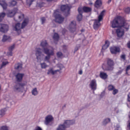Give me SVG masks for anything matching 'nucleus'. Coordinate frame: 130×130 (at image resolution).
I'll return each mask as SVG.
<instances>
[{"mask_svg":"<svg viewBox=\"0 0 130 130\" xmlns=\"http://www.w3.org/2000/svg\"><path fill=\"white\" fill-rule=\"evenodd\" d=\"M58 12V10H55L54 15L56 19V22L61 23L63 21L64 18L61 16V14L57 13Z\"/></svg>","mask_w":130,"mask_h":130,"instance_id":"nucleus-6","label":"nucleus"},{"mask_svg":"<svg viewBox=\"0 0 130 130\" xmlns=\"http://www.w3.org/2000/svg\"><path fill=\"white\" fill-rule=\"evenodd\" d=\"M34 130H42V129L40 127L37 126L36 127Z\"/></svg>","mask_w":130,"mask_h":130,"instance_id":"nucleus-51","label":"nucleus"},{"mask_svg":"<svg viewBox=\"0 0 130 130\" xmlns=\"http://www.w3.org/2000/svg\"><path fill=\"white\" fill-rule=\"evenodd\" d=\"M82 9L83 11L85 13L89 12L92 11V9L91 8L86 6L83 7Z\"/></svg>","mask_w":130,"mask_h":130,"instance_id":"nucleus-20","label":"nucleus"},{"mask_svg":"<svg viewBox=\"0 0 130 130\" xmlns=\"http://www.w3.org/2000/svg\"><path fill=\"white\" fill-rule=\"evenodd\" d=\"M41 21V24H43L45 22L46 19L44 17H42L40 18Z\"/></svg>","mask_w":130,"mask_h":130,"instance_id":"nucleus-37","label":"nucleus"},{"mask_svg":"<svg viewBox=\"0 0 130 130\" xmlns=\"http://www.w3.org/2000/svg\"><path fill=\"white\" fill-rule=\"evenodd\" d=\"M97 86L96 80L95 79L92 80L89 85V87L91 89L94 91L96 89Z\"/></svg>","mask_w":130,"mask_h":130,"instance_id":"nucleus-7","label":"nucleus"},{"mask_svg":"<svg viewBox=\"0 0 130 130\" xmlns=\"http://www.w3.org/2000/svg\"><path fill=\"white\" fill-rule=\"evenodd\" d=\"M15 47V45L13 44L10 46L9 48V51H12Z\"/></svg>","mask_w":130,"mask_h":130,"instance_id":"nucleus-40","label":"nucleus"},{"mask_svg":"<svg viewBox=\"0 0 130 130\" xmlns=\"http://www.w3.org/2000/svg\"><path fill=\"white\" fill-rule=\"evenodd\" d=\"M59 35L56 32L54 33L53 37V38L54 40V43L56 44H57L59 40Z\"/></svg>","mask_w":130,"mask_h":130,"instance_id":"nucleus-14","label":"nucleus"},{"mask_svg":"<svg viewBox=\"0 0 130 130\" xmlns=\"http://www.w3.org/2000/svg\"><path fill=\"white\" fill-rule=\"evenodd\" d=\"M17 4V2L14 0L12 1L11 2L9 3V5L10 6H13Z\"/></svg>","mask_w":130,"mask_h":130,"instance_id":"nucleus-32","label":"nucleus"},{"mask_svg":"<svg viewBox=\"0 0 130 130\" xmlns=\"http://www.w3.org/2000/svg\"><path fill=\"white\" fill-rule=\"evenodd\" d=\"M57 56L58 58H60L63 55L61 52H58L57 53Z\"/></svg>","mask_w":130,"mask_h":130,"instance_id":"nucleus-41","label":"nucleus"},{"mask_svg":"<svg viewBox=\"0 0 130 130\" xmlns=\"http://www.w3.org/2000/svg\"><path fill=\"white\" fill-rule=\"evenodd\" d=\"M105 90L103 91L101 93V94L100 95V96L101 98H102L105 95Z\"/></svg>","mask_w":130,"mask_h":130,"instance_id":"nucleus-49","label":"nucleus"},{"mask_svg":"<svg viewBox=\"0 0 130 130\" xmlns=\"http://www.w3.org/2000/svg\"><path fill=\"white\" fill-rule=\"evenodd\" d=\"M20 84H17L13 87V89L14 91L18 92L20 90Z\"/></svg>","mask_w":130,"mask_h":130,"instance_id":"nucleus-26","label":"nucleus"},{"mask_svg":"<svg viewBox=\"0 0 130 130\" xmlns=\"http://www.w3.org/2000/svg\"><path fill=\"white\" fill-rule=\"evenodd\" d=\"M82 14H79L78 15L77 18L78 21H80L82 19L83 17Z\"/></svg>","mask_w":130,"mask_h":130,"instance_id":"nucleus-33","label":"nucleus"},{"mask_svg":"<svg viewBox=\"0 0 130 130\" xmlns=\"http://www.w3.org/2000/svg\"><path fill=\"white\" fill-rule=\"evenodd\" d=\"M116 30V32L118 37L120 38L122 37L124 34V29H122L121 28Z\"/></svg>","mask_w":130,"mask_h":130,"instance_id":"nucleus-12","label":"nucleus"},{"mask_svg":"<svg viewBox=\"0 0 130 130\" xmlns=\"http://www.w3.org/2000/svg\"><path fill=\"white\" fill-rule=\"evenodd\" d=\"M38 93V92L36 88H35L33 89V95H36Z\"/></svg>","mask_w":130,"mask_h":130,"instance_id":"nucleus-34","label":"nucleus"},{"mask_svg":"<svg viewBox=\"0 0 130 130\" xmlns=\"http://www.w3.org/2000/svg\"><path fill=\"white\" fill-rule=\"evenodd\" d=\"M75 123V121L74 120H66L64 121L63 124L59 125L66 129V128L69 127L71 125H72Z\"/></svg>","mask_w":130,"mask_h":130,"instance_id":"nucleus-4","label":"nucleus"},{"mask_svg":"<svg viewBox=\"0 0 130 130\" xmlns=\"http://www.w3.org/2000/svg\"><path fill=\"white\" fill-rule=\"evenodd\" d=\"M83 72L82 71V70H80L79 71V74H82Z\"/></svg>","mask_w":130,"mask_h":130,"instance_id":"nucleus-60","label":"nucleus"},{"mask_svg":"<svg viewBox=\"0 0 130 130\" xmlns=\"http://www.w3.org/2000/svg\"><path fill=\"white\" fill-rule=\"evenodd\" d=\"M127 45L128 47L130 49V41L127 43Z\"/></svg>","mask_w":130,"mask_h":130,"instance_id":"nucleus-57","label":"nucleus"},{"mask_svg":"<svg viewBox=\"0 0 130 130\" xmlns=\"http://www.w3.org/2000/svg\"><path fill=\"white\" fill-rule=\"evenodd\" d=\"M110 118H108L104 119L102 123V125L104 126H105L108 123L110 122Z\"/></svg>","mask_w":130,"mask_h":130,"instance_id":"nucleus-21","label":"nucleus"},{"mask_svg":"<svg viewBox=\"0 0 130 130\" xmlns=\"http://www.w3.org/2000/svg\"><path fill=\"white\" fill-rule=\"evenodd\" d=\"M125 71H126V73H125L126 74H127V75H129V74H128V72H127L128 71H126V69Z\"/></svg>","mask_w":130,"mask_h":130,"instance_id":"nucleus-62","label":"nucleus"},{"mask_svg":"<svg viewBox=\"0 0 130 130\" xmlns=\"http://www.w3.org/2000/svg\"><path fill=\"white\" fill-rule=\"evenodd\" d=\"M111 0H108V3L109 4L111 2Z\"/></svg>","mask_w":130,"mask_h":130,"instance_id":"nucleus-64","label":"nucleus"},{"mask_svg":"<svg viewBox=\"0 0 130 130\" xmlns=\"http://www.w3.org/2000/svg\"><path fill=\"white\" fill-rule=\"evenodd\" d=\"M127 100L128 102H130V92L127 95Z\"/></svg>","mask_w":130,"mask_h":130,"instance_id":"nucleus-53","label":"nucleus"},{"mask_svg":"<svg viewBox=\"0 0 130 130\" xmlns=\"http://www.w3.org/2000/svg\"><path fill=\"white\" fill-rule=\"evenodd\" d=\"M28 22V18H27L24 19L22 23L21 26L20 23H17L15 24L14 27L15 30L17 31L18 34H20L21 32V29L24 28L27 25Z\"/></svg>","mask_w":130,"mask_h":130,"instance_id":"nucleus-3","label":"nucleus"},{"mask_svg":"<svg viewBox=\"0 0 130 130\" xmlns=\"http://www.w3.org/2000/svg\"><path fill=\"white\" fill-rule=\"evenodd\" d=\"M63 50L64 51H66L67 50V47L66 45H64L63 46Z\"/></svg>","mask_w":130,"mask_h":130,"instance_id":"nucleus-55","label":"nucleus"},{"mask_svg":"<svg viewBox=\"0 0 130 130\" xmlns=\"http://www.w3.org/2000/svg\"><path fill=\"white\" fill-rule=\"evenodd\" d=\"M100 22L95 20L93 25V28L95 30L98 29L100 26Z\"/></svg>","mask_w":130,"mask_h":130,"instance_id":"nucleus-23","label":"nucleus"},{"mask_svg":"<svg viewBox=\"0 0 130 130\" xmlns=\"http://www.w3.org/2000/svg\"><path fill=\"white\" fill-rule=\"evenodd\" d=\"M112 93L114 95L116 94L118 92V90L117 89L114 88L113 90Z\"/></svg>","mask_w":130,"mask_h":130,"instance_id":"nucleus-42","label":"nucleus"},{"mask_svg":"<svg viewBox=\"0 0 130 130\" xmlns=\"http://www.w3.org/2000/svg\"><path fill=\"white\" fill-rule=\"evenodd\" d=\"M110 51L112 54H116L120 52V49L117 47L113 46L110 48Z\"/></svg>","mask_w":130,"mask_h":130,"instance_id":"nucleus-10","label":"nucleus"},{"mask_svg":"<svg viewBox=\"0 0 130 130\" xmlns=\"http://www.w3.org/2000/svg\"><path fill=\"white\" fill-rule=\"evenodd\" d=\"M22 68V64L20 63H18L15 66V68L18 70H21Z\"/></svg>","mask_w":130,"mask_h":130,"instance_id":"nucleus-27","label":"nucleus"},{"mask_svg":"<svg viewBox=\"0 0 130 130\" xmlns=\"http://www.w3.org/2000/svg\"><path fill=\"white\" fill-rule=\"evenodd\" d=\"M100 76L101 78L104 79H106L108 77V75L106 73L103 72H101Z\"/></svg>","mask_w":130,"mask_h":130,"instance_id":"nucleus-24","label":"nucleus"},{"mask_svg":"<svg viewBox=\"0 0 130 130\" xmlns=\"http://www.w3.org/2000/svg\"><path fill=\"white\" fill-rule=\"evenodd\" d=\"M8 55L10 56H12V51H9V52L8 53Z\"/></svg>","mask_w":130,"mask_h":130,"instance_id":"nucleus-56","label":"nucleus"},{"mask_svg":"<svg viewBox=\"0 0 130 130\" xmlns=\"http://www.w3.org/2000/svg\"><path fill=\"white\" fill-rule=\"evenodd\" d=\"M18 19L16 18H14V19L16 21H21L24 18V15L21 12L18 13H17Z\"/></svg>","mask_w":130,"mask_h":130,"instance_id":"nucleus-16","label":"nucleus"},{"mask_svg":"<svg viewBox=\"0 0 130 130\" xmlns=\"http://www.w3.org/2000/svg\"><path fill=\"white\" fill-rule=\"evenodd\" d=\"M44 52L47 55L45 56V60L48 61L50 58L51 56H53L54 55V53L53 51L50 50L47 48H44Z\"/></svg>","mask_w":130,"mask_h":130,"instance_id":"nucleus-5","label":"nucleus"},{"mask_svg":"<svg viewBox=\"0 0 130 130\" xmlns=\"http://www.w3.org/2000/svg\"><path fill=\"white\" fill-rule=\"evenodd\" d=\"M102 3L101 0H96L95 2L94 7L97 9H99L102 5Z\"/></svg>","mask_w":130,"mask_h":130,"instance_id":"nucleus-18","label":"nucleus"},{"mask_svg":"<svg viewBox=\"0 0 130 130\" xmlns=\"http://www.w3.org/2000/svg\"><path fill=\"white\" fill-rule=\"evenodd\" d=\"M27 3L30 6L32 4V0H26Z\"/></svg>","mask_w":130,"mask_h":130,"instance_id":"nucleus-46","label":"nucleus"},{"mask_svg":"<svg viewBox=\"0 0 130 130\" xmlns=\"http://www.w3.org/2000/svg\"><path fill=\"white\" fill-rule=\"evenodd\" d=\"M76 24L73 21H72L69 25V29L70 31L72 33L74 32L76 30Z\"/></svg>","mask_w":130,"mask_h":130,"instance_id":"nucleus-9","label":"nucleus"},{"mask_svg":"<svg viewBox=\"0 0 130 130\" xmlns=\"http://www.w3.org/2000/svg\"><path fill=\"white\" fill-rule=\"evenodd\" d=\"M10 39V38L9 36L4 35L2 39V41L3 42H5L7 41H9Z\"/></svg>","mask_w":130,"mask_h":130,"instance_id":"nucleus-30","label":"nucleus"},{"mask_svg":"<svg viewBox=\"0 0 130 130\" xmlns=\"http://www.w3.org/2000/svg\"><path fill=\"white\" fill-rule=\"evenodd\" d=\"M60 9L62 11L68 12L70 10V8L68 5H63L61 6Z\"/></svg>","mask_w":130,"mask_h":130,"instance_id":"nucleus-17","label":"nucleus"},{"mask_svg":"<svg viewBox=\"0 0 130 130\" xmlns=\"http://www.w3.org/2000/svg\"><path fill=\"white\" fill-rule=\"evenodd\" d=\"M123 71V70H119L118 72H117L116 74L117 75H118L121 74Z\"/></svg>","mask_w":130,"mask_h":130,"instance_id":"nucleus-52","label":"nucleus"},{"mask_svg":"<svg viewBox=\"0 0 130 130\" xmlns=\"http://www.w3.org/2000/svg\"><path fill=\"white\" fill-rule=\"evenodd\" d=\"M51 74L53 75L54 74V73L53 72V69L52 68L50 69H49L48 70V72H47V74Z\"/></svg>","mask_w":130,"mask_h":130,"instance_id":"nucleus-35","label":"nucleus"},{"mask_svg":"<svg viewBox=\"0 0 130 130\" xmlns=\"http://www.w3.org/2000/svg\"><path fill=\"white\" fill-rule=\"evenodd\" d=\"M1 130H9V128L6 126H3L1 127Z\"/></svg>","mask_w":130,"mask_h":130,"instance_id":"nucleus-36","label":"nucleus"},{"mask_svg":"<svg viewBox=\"0 0 130 130\" xmlns=\"http://www.w3.org/2000/svg\"><path fill=\"white\" fill-rule=\"evenodd\" d=\"M121 58L123 60H126L125 55V54H123L121 55L120 56Z\"/></svg>","mask_w":130,"mask_h":130,"instance_id":"nucleus-47","label":"nucleus"},{"mask_svg":"<svg viewBox=\"0 0 130 130\" xmlns=\"http://www.w3.org/2000/svg\"><path fill=\"white\" fill-rule=\"evenodd\" d=\"M8 29V26L7 25L5 24H0V31L5 32H7Z\"/></svg>","mask_w":130,"mask_h":130,"instance_id":"nucleus-11","label":"nucleus"},{"mask_svg":"<svg viewBox=\"0 0 130 130\" xmlns=\"http://www.w3.org/2000/svg\"><path fill=\"white\" fill-rule=\"evenodd\" d=\"M42 50L40 48H37V50L36 51V55L37 58L38 60L40 59L42 55Z\"/></svg>","mask_w":130,"mask_h":130,"instance_id":"nucleus-13","label":"nucleus"},{"mask_svg":"<svg viewBox=\"0 0 130 130\" xmlns=\"http://www.w3.org/2000/svg\"><path fill=\"white\" fill-rule=\"evenodd\" d=\"M114 63L113 60L111 59L108 58L107 60V64L106 65H104L102 68L104 71H111L114 68Z\"/></svg>","mask_w":130,"mask_h":130,"instance_id":"nucleus-2","label":"nucleus"},{"mask_svg":"<svg viewBox=\"0 0 130 130\" xmlns=\"http://www.w3.org/2000/svg\"><path fill=\"white\" fill-rule=\"evenodd\" d=\"M0 5L2 7L4 10L6 9L7 5L4 0L0 1Z\"/></svg>","mask_w":130,"mask_h":130,"instance_id":"nucleus-25","label":"nucleus"},{"mask_svg":"<svg viewBox=\"0 0 130 130\" xmlns=\"http://www.w3.org/2000/svg\"><path fill=\"white\" fill-rule=\"evenodd\" d=\"M53 119V117L52 116L48 115L45 118V124L46 125H48L50 122L52 121Z\"/></svg>","mask_w":130,"mask_h":130,"instance_id":"nucleus-15","label":"nucleus"},{"mask_svg":"<svg viewBox=\"0 0 130 130\" xmlns=\"http://www.w3.org/2000/svg\"><path fill=\"white\" fill-rule=\"evenodd\" d=\"M78 47L76 46L75 49V52L76 51L78 50Z\"/></svg>","mask_w":130,"mask_h":130,"instance_id":"nucleus-59","label":"nucleus"},{"mask_svg":"<svg viewBox=\"0 0 130 130\" xmlns=\"http://www.w3.org/2000/svg\"><path fill=\"white\" fill-rule=\"evenodd\" d=\"M78 11L79 14H82V13H83V12L82 11V8L80 7H79L78 8Z\"/></svg>","mask_w":130,"mask_h":130,"instance_id":"nucleus-48","label":"nucleus"},{"mask_svg":"<svg viewBox=\"0 0 130 130\" xmlns=\"http://www.w3.org/2000/svg\"><path fill=\"white\" fill-rule=\"evenodd\" d=\"M6 111V110L5 108L2 109L0 110V117H2L5 115Z\"/></svg>","mask_w":130,"mask_h":130,"instance_id":"nucleus-28","label":"nucleus"},{"mask_svg":"<svg viewBox=\"0 0 130 130\" xmlns=\"http://www.w3.org/2000/svg\"><path fill=\"white\" fill-rule=\"evenodd\" d=\"M56 130H65V129L60 125H59Z\"/></svg>","mask_w":130,"mask_h":130,"instance_id":"nucleus-43","label":"nucleus"},{"mask_svg":"<svg viewBox=\"0 0 130 130\" xmlns=\"http://www.w3.org/2000/svg\"><path fill=\"white\" fill-rule=\"evenodd\" d=\"M114 89V86L112 85H110L108 86V89L109 91L113 90Z\"/></svg>","mask_w":130,"mask_h":130,"instance_id":"nucleus-39","label":"nucleus"},{"mask_svg":"<svg viewBox=\"0 0 130 130\" xmlns=\"http://www.w3.org/2000/svg\"><path fill=\"white\" fill-rule=\"evenodd\" d=\"M105 12V10H103V11H102V12L101 13L100 15H101L102 16H103V15H104V13Z\"/></svg>","mask_w":130,"mask_h":130,"instance_id":"nucleus-54","label":"nucleus"},{"mask_svg":"<svg viewBox=\"0 0 130 130\" xmlns=\"http://www.w3.org/2000/svg\"><path fill=\"white\" fill-rule=\"evenodd\" d=\"M125 12L126 13L128 14L130 12V8L128 7L126 8L124 10Z\"/></svg>","mask_w":130,"mask_h":130,"instance_id":"nucleus-38","label":"nucleus"},{"mask_svg":"<svg viewBox=\"0 0 130 130\" xmlns=\"http://www.w3.org/2000/svg\"><path fill=\"white\" fill-rule=\"evenodd\" d=\"M41 67L42 69L45 68L47 67L46 64L44 63H41Z\"/></svg>","mask_w":130,"mask_h":130,"instance_id":"nucleus-44","label":"nucleus"},{"mask_svg":"<svg viewBox=\"0 0 130 130\" xmlns=\"http://www.w3.org/2000/svg\"><path fill=\"white\" fill-rule=\"evenodd\" d=\"M6 13L4 12H2L0 13V22L2 21Z\"/></svg>","mask_w":130,"mask_h":130,"instance_id":"nucleus-31","label":"nucleus"},{"mask_svg":"<svg viewBox=\"0 0 130 130\" xmlns=\"http://www.w3.org/2000/svg\"><path fill=\"white\" fill-rule=\"evenodd\" d=\"M126 71H128L130 70V65L126 67Z\"/></svg>","mask_w":130,"mask_h":130,"instance_id":"nucleus-58","label":"nucleus"},{"mask_svg":"<svg viewBox=\"0 0 130 130\" xmlns=\"http://www.w3.org/2000/svg\"><path fill=\"white\" fill-rule=\"evenodd\" d=\"M18 10V9L17 8H14L12 10H9L7 14L8 17H13L17 12Z\"/></svg>","mask_w":130,"mask_h":130,"instance_id":"nucleus-8","label":"nucleus"},{"mask_svg":"<svg viewBox=\"0 0 130 130\" xmlns=\"http://www.w3.org/2000/svg\"><path fill=\"white\" fill-rule=\"evenodd\" d=\"M109 41L107 40H106L105 44L102 46L101 51L103 52V50H104L106 49L109 46Z\"/></svg>","mask_w":130,"mask_h":130,"instance_id":"nucleus-19","label":"nucleus"},{"mask_svg":"<svg viewBox=\"0 0 130 130\" xmlns=\"http://www.w3.org/2000/svg\"><path fill=\"white\" fill-rule=\"evenodd\" d=\"M111 27L113 28L123 27L127 31L129 28V25L120 16L115 18L111 22Z\"/></svg>","mask_w":130,"mask_h":130,"instance_id":"nucleus-1","label":"nucleus"},{"mask_svg":"<svg viewBox=\"0 0 130 130\" xmlns=\"http://www.w3.org/2000/svg\"><path fill=\"white\" fill-rule=\"evenodd\" d=\"M103 16L101 15H99L98 17V20H95L97 21H98L99 22H100L102 20V19H103Z\"/></svg>","mask_w":130,"mask_h":130,"instance_id":"nucleus-45","label":"nucleus"},{"mask_svg":"<svg viewBox=\"0 0 130 130\" xmlns=\"http://www.w3.org/2000/svg\"><path fill=\"white\" fill-rule=\"evenodd\" d=\"M8 63V62L7 61L3 62L1 66V67H3L6 65Z\"/></svg>","mask_w":130,"mask_h":130,"instance_id":"nucleus-50","label":"nucleus"},{"mask_svg":"<svg viewBox=\"0 0 130 130\" xmlns=\"http://www.w3.org/2000/svg\"><path fill=\"white\" fill-rule=\"evenodd\" d=\"M23 75V74L20 73L17 74L15 76L17 81L19 82L21 81L22 80Z\"/></svg>","mask_w":130,"mask_h":130,"instance_id":"nucleus-22","label":"nucleus"},{"mask_svg":"<svg viewBox=\"0 0 130 130\" xmlns=\"http://www.w3.org/2000/svg\"><path fill=\"white\" fill-rule=\"evenodd\" d=\"M47 41L46 40L42 41L41 43V45L43 48V51H44V48L46 47L47 45Z\"/></svg>","mask_w":130,"mask_h":130,"instance_id":"nucleus-29","label":"nucleus"},{"mask_svg":"<svg viewBox=\"0 0 130 130\" xmlns=\"http://www.w3.org/2000/svg\"><path fill=\"white\" fill-rule=\"evenodd\" d=\"M66 104H64L63 106L62 107V108L63 109V108H64V107H66Z\"/></svg>","mask_w":130,"mask_h":130,"instance_id":"nucleus-63","label":"nucleus"},{"mask_svg":"<svg viewBox=\"0 0 130 130\" xmlns=\"http://www.w3.org/2000/svg\"><path fill=\"white\" fill-rule=\"evenodd\" d=\"M127 127L129 128V129L130 130V122L128 123V125H127Z\"/></svg>","mask_w":130,"mask_h":130,"instance_id":"nucleus-61","label":"nucleus"}]
</instances>
